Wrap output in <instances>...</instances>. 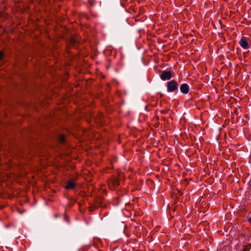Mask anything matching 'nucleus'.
Instances as JSON below:
<instances>
[{
    "label": "nucleus",
    "instance_id": "obj_2",
    "mask_svg": "<svg viewBox=\"0 0 251 251\" xmlns=\"http://www.w3.org/2000/svg\"><path fill=\"white\" fill-rule=\"evenodd\" d=\"M249 38L246 37H243L239 42L240 46L244 50L249 49V46L248 43Z\"/></svg>",
    "mask_w": 251,
    "mask_h": 251
},
{
    "label": "nucleus",
    "instance_id": "obj_7",
    "mask_svg": "<svg viewBox=\"0 0 251 251\" xmlns=\"http://www.w3.org/2000/svg\"><path fill=\"white\" fill-rule=\"evenodd\" d=\"M59 140L61 142H63L65 140V136L63 135H61L59 137Z\"/></svg>",
    "mask_w": 251,
    "mask_h": 251
},
{
    "label": "nucleus",
    "instance_id": "obj_3",
    "mask_svg": "<svg viewBox=\"0 0 251 251\" xmlns=\"http://www.w3.org/2000/svg\"><path fill=\"white\" fill-rule=\"evenodd\" d=\"M108 183L109 187H110L111 189H114L116 186L119 185V181L118 178L113 177L108 181Z\"/></svg>",
    "mask_w": 251,
    "mask_h": 251
},
{
    "label": "nucleus",
    "instance_id": "obj_9",
    "mask_svg": "<svg viewBox=\"0 0 251 251\" xmlns=\"http://www.w3.org/2000/svg\"><path fill=\"white\" fill-rule=\"evenodd\" d=\"M249 221L251 222V217L249 219Z\"/></svg>",
    "mask_w": 251,
    "mask_h": 251
},
{
    "label": "nucleus",
    "instance_id": "obj_5",
    "mask_svg": "<svg viewBox=\"0 0 251 251\" xmlns=\"http://www.w3.org/2000/svg\"><path fill=\"white\" fill-rule=\"evenodd\" d=\"M180 90L181 93L184 94H186L189 92V86L186 83H183L180 86Z\"/></svg>",
    "mask_w": 251,
    "mask_h": 251
},
{
    "label": "nucleus",
    "instance_id": "obj_10",
    "mask_svg": "<svg viewBox=\"0 0 251 251\" xmlns=\"http://www.w3.org/2000/svg\"><path fill=\"white\" fill-rule=\"evenodd\" d=\"M1 164V163H0V164Z\"/></svg>",
    "mask_w": 251,
    "mask_h": 251
},
{
    "label": "nucleus",
    "instance_id": "obj_8",
    "mask_svg": "<svg viewBox=\"0 0 251 251\" xmlns=\"http://www.w3.org/2000/svg\"><path fill=\"white\" fill-rule=\"evenodd\" d=\"M3 53L2 51H0V60L2 59V58H3Z\"/></svg>",
    "mask_w": 251,
    "mask_h": 251
},
{
    "label": "nucleus",
    "instance_id": "obj_1",
    "mask_svg": "<svg viewBox=\"0 0 251 251\" xmlns=\"http://www.w3.org/2000/svg\"><path fill=\"white\" fill-rule=\"evenodd\" d=\"M167 88L168 92H174L178 88L177 83L174 80L167 82Z\"/></svg>",
    "mask_w": 251,
    "mask_h": 251
},
{
    "label": "nucleus",
    "instance_id": "obj_6",
    "mask_svg": "<svg viewBox=\"0 0 251 251\" xmlns=\"http://www.w3.org/2000/svg\"><path fill=\"white\" fill-rule=\"evenodd\" d=\"M76 185V184L74 180H71L67 182L65 188L66 189H74L75 188Z\"/></svg>",
    "mask_w": 251,
    "mask_h": 251
},
{
    "label": "nucleus",
    "instance_id": "obj_4",
    "mask_svg": "<svg viewBox=\"0 0 251 251\" xmlns=\"http://www.w3.org/2000/svg\"><path fill=\"white\" fill-rule=\"evenodd\" d=\"M172 77V73L170 71H164L160 75L161 78L163 80H168Z\"/></svg>",
    "mask_w": 251,
    "mask_h": 251
}]
</instances>
